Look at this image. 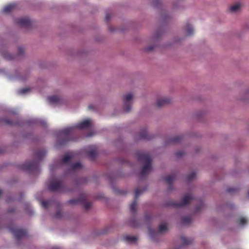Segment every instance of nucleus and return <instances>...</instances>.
Masks as SVG:
<instances>
[{
  "instance_id": "17",
  "label": "nucleus",
  "mask_w": 249,
  "mask_h": 249,
  "mask_svg": "<svg viewBox=\"0 0 249 249\" xmlns=\"http://www.w3.org/2000/svg\"><path fill=\"white\" fill-rule=\"evenodd\" d=\"M16 4L12 3L5 6L3 9V12L5 13H8L15 9Z\"/></svg>"
},
{
  "instance_id": "16",
  "label": "nucleus",
  "mask_w": 249,
  "mask_h": 249,
  "mask_svg": "<svg viewBox=\"0 0 249 249\" xmlns=\"http://www.w3.org/2000/svg\"><path fill=\"white\" fill-rule=\"evenodd\" d=\"M0 123H3L5 124H7L9 125L14 126V125H20V124L18 123L15 122H13L9 119H0Z\"/></svg>"
},
{
  "instance_id": "8",
  "label": "nucleus",
  "mask_w": 249,
  "mask_h": 249,
  "mask_svg": "<svg viewBox=\"0 0 249 249\" xmlns=\"http://www.w3.org/2000/svg\"><path fill=\"white\" fill-rule=\"evenodd\" d=\"M10 230L14 234L17 240H19L20 238L25 236L27 234V231L24 229L12 227L10 228Z\"/></svg>"
},
{
  "instance_id": "24",
  "label": "nucleus",
  "mask_w": 249,
  "mask_h": 249,
  "mask_svg": "<svg viewBox=\"0 0 249 249\" xmlns=\"http://www.w3.org/2000/svg\"><path fill=\"white\" fill-rule=\"evenodd\" d=\"M240 7H241V4L239 3H236V4H235L230 7V10L231 12H235L238 10L239 9Z\"/></svg>"
},
{
  "instance_id": "26",
  "label": "nucleus",
  "mask_w": 249,
  "mask_h": 249,
  "mask_svg": "<svg viewBox=\"0 0 249 249\" xmlns=\"http://www.w3.org/2000/svg\"><path fill=\"white\" fill-rule=\"evenodd\" d=\"M181 240L183 244L184 245H189L192 242V240L191 239L185 237H181Z\"/></svg>"
},
{
  "instance_id": "18",
  "label": "nucleus",
  "mask_w": 249,
  "mask_h": 249,
  "mask_svg": "<svg viewBox=\"0 0 249 249\" xmlns=\"http://www.w3.org/2000/svg\"><path fill=\"white\" fill-rule=\"evenodd\" d=\"M73 157V156L72 154H67L62 158L61 162L63 163H69L71 162Z\"/></svg>"
},
{
  "instance_id": "12",
  "label": "nucleus",
  "mask_w": 249,
  "mask_h": 249,
  "mask_svg": "<svg viewBox=\"0 0 249 249\" xmlns=\"http://www.w3.org/2000/svg\"><path fill=\"white\" fill-rule=\"evenodd\" d=\"M170 102L171 100L170 99L166 98H161L158 100L157 102L156 103V105L157 107H160L170 103Z\"/></svg>"
},
{
  "instance_id": "36",
  "label": "nucleus",
  "mask_w": 249,
  "mask_h": 249,
  "mask_svg": "<svg viewBox=\"0 0 249 249\" xmlns=\"http://www.w3.org/2000/svg\"><path fill=\"white\" fill-rule=\"evenodd\" d=\"M183 155H184V152L182 151H178L176 153V156L178 157H179L182 156Z\"/></svg>"
},
{
  "instance_id": "20",
  "label": "nucleus",
  "mask_w": 249,
  "mask_h": 249,
  "mask_svg": "<svg viewBox=\"0 0 249 249\" xmlns=\"http://www.w3.org/2000/svg\"><path fill=\"white\" fill-rule=\"evenodd\" d=\"M140 138L142 139H150V137L145 129L142 130L140 133Z\"/></svg>"
},
{
  "instance_id": "9",
  "label": "nucleus",
  "mask_w": 249,
  "mask_h": 249,
  "mask_svg": "<svg viewBox=\"0 0 249 249\" xmlns=\"http://www.w3.org/2000/svg\"><path fill=\"white\" fill-rule=\"evenodd\" d=\"M144 191V190L137 189L135 192V199H137L139 196ZM137 202L135 200L131 205L130 209L132 213H134L136 212Z\"/></svg>"
},
{
  "instance_id": "11",
  "label": "nucleus",
  "mask_w": 249,
  "mask_h": 249,
  "mask_svg": "<svg viewBox=\"0 0 249 249\" xmlns=\"http://www.w3.org/2000/svg\"><path fill=\"white\" fill-rule=\"evenodd\" d=\"M46 151L45 150H37L34 153V157L36 160L40 161L46 155Z\"/></svg>"
},
{
  "instance_id": "7",
  "label": "nucleus",
  "mask_w": 249,
  "mask_h": 249,
  "mask_svg": "<svg viewBox=\"0 0 249 249\" xmlns=\"http://www.w3.org/2000/svg\"><path fill=\"white\" fill-rule=\"evenodd\" d=\"M86 199V196L84 195H81L77 199H72L68 201V203L71 205H74L80 202L84 203V207L88 210L91 207V203L90 202H85Z\"/></svg>"
},
{
  "instance_id": "27",
  "label": "nucleus",
  "mask_w": 249,
  "mask_h": 249,
  "mask_svg": "<svg viewBox=\"0 0 249 249\" xmlns=\"http://www.w3.org/2000/svg\"><path fill=\"white\" fill-rule=\"evenodd\" d=\"M167 228L165 225L161 224L159 226L158 232L162 233L167 230Z\"/></svg>"
},
{
  "instance_id": "33",
  "label": "nucleus",
  "mask_w": 249,
  "mask_h": 249,
  "mask_svg": "<svg viewBox=\"0 0 249 249\" xmlns=\"http://www.w3.org/2000/svg\"><path fill=\"white\" fill-rule=\"evenodd\" d=\"M237 191V189L234 188H229L227 189V192L229 193H232Z\"/></svg>"
},
{
  "instance_id": "21",
  "label": "nucleus",
  "mask_w": 249,
  "mask_h": 249,
  "mask_svg": "<svg viewBox=\"0 0 249 249\" xmlns=\"http://www.w3.org/2000/svg\"><path fill=\"white\" fill-rule=\"evenodd\" d=\"M124 239L125 241H126L128 243H133L137 241V238L135 236H125L124 237Z\"/></svg>"
},
{
  "instance_id": "25",
  "label": "nucleus",
  "mask_w": 249,
  "mask_h": 249,
  "mask_svg": "<svg viewBox=\"0 0 249 249\" xmlns=\"http://www.w3.org/2000/svg\"><path fill=\"white\" fill-rule=\"evenodd\" d=\"M192 221V217L190 216H185L182 218V222L184 224H189Z\"/></svg>"
},
{
  "instance_id": "39",
  "label": "nucleus",
  "mask_w": 249,
  "mask_h": 249,
  "mask_svg": "<svg viewBox=\"0 0 249 249\" xmlns=\"http://www.w3.org/2000/svg\"><path fill=\"white\" fill-rule=\"evenodd\" d=\"M19 53L20 54H21L22 52H23V49L22 48H19L18 49Z\"/></svg>"
},
{
  "instance_id": "14",
  "label": "nucleus",
  "mask_w": 249,
  "mask_h": 249,
  "mask_svg": "<svg viewBox=\"0 0 249 249\" xmlns=\"http://www.w3.org/2000/svg\"><path fill=\"white\" fill-rule=\"evenodd\" d=\"M87 155L88 157L91 160H94L96 159L97 156V150L95 147H92L88 152Z\"/></svg>"
},
{
  "instance_id": "22",
  "label": "nucleus",
  "mask_w": 249,
  "mask_h": 249,
  "mask_svg": "<svg viewBox=\"0 0 249 249\" xmlns=\"http://www.w3.org/2000/svg\"><path fill=\"white\" fill-rule=\"evenodd\" d=\"M185 30L188 35H191L194 33V30L192 26L188 23H187L185 25Z\"/></svg>"
},
{
  "instance_id": "30",
  "label": "nucleus",
  "mask_w": 249,
  "mask_h": 249,
  "mask_svg": "<svg viewBox=\"0 0 249 249\" xmlns=\"http://www.w3.org/2000/svg\"><path fill=\"white\" fill-rule=\"evenodd\" d=\"M149 234L151 237L153 239L155 236H156L158 233L156 232L154 230L150 229L149 230Z\"/></svg>"
},
{
  "instance_id": "28",
  "label": "nucleus",
  "mask_w": 249,
  "mask_h": 249,
  "mask_svg": "<svg viewBox=\"0 0 249 249\" xmlns=\"http://www.w3.org/2000/svg\"><path fill=\"white\" fill-rule=\"evenodd\" d=\"M82 167V164L80 162H76L72 164L71 166L72 170H75L78 168H81Z\"/></svg>"
},
{
  "instance_id": "42",
  "label": "nucleus",
  "mask_w": 249,
  "mask_h": 249,
  "mask_svg": "<svg viewBox=\"0 0 249 249\" xmlns=\"http://www.w3.org/2000/svg\"><path fill=\"white\" fill-rule=\"evenodd\" d=\"M51 249H60L58 247H54L52 248Z\"/></svg>"
},
{
  "instance_id": "15",
  "label": "nucleus",
  "mask_w": 249,
  "mask_h": 249,
  "mask_svg": "<svg viewBox=\"0 0 249 249\" xmlns=\"http://www.w3.org/2000/svg\"><path fill=\"white\" fill-rule=\"evenodd\" d=\"M176 178V175L174 174L169 175L164 178V180L165 182L169 186H172L173 181Z\"/></svg>"
},
{
  "instance_id": "34",
  "label": "nucleus",
  "mask_w": 249,
  "mask_h": 249,
  "mask_svg": "<svg viewBox=\"0 0 249 249\" xmlns=\"http://www.w3.org/2000/svg\"><path fill=\"white\" fill-rule=\"evenodd\" d=\"M62 213L61 211H58L56 213H55V217L56 218H60L62 216Z\"/></svg>"
},
{
  "instance_id": "4",
  "label": "nucleus",
  "mask_w": 249,
  "mask_h": 249,
  "mask_svg": "<svg viewBox=\"0 0 249 249\" xmlns=\"http://www.w3.org/2000/svg\"><path fill=\"white\" fill-rule=\"evenodd\" d=\"M20 168L30 173L38 172L39 169L38 161H37L25 163L20 166Z\"/></svg>"
},
{
  "instance_id": "13",
  "label": "nucleus",
  "mask_w": 249,
  "mask_h": 249,
  "mask_svg": "<svg viewBox=\"0 0 249 249\" xmlns=\"http://www.w3.org/2000/svg\"><path fill=\"white\" fill-rule=\"evenodd\" d=\"M49 103L53 104L58 105L61 102V99L57 96H50L47 98Z\"/></svg>"
},
{
  "instance_id": "10",
  "label": "nucleus",
  "mask_w": 249,
  "mask_h": 249,
  "mask_svg": "<svg viewBox=\"0 0 249 249\" xmlns=\"http://www.w3.org/2000/svg\"><path fill=\"white\" fill-rule=\"evenodd\" d=\"M16 23L23 27H29L31 25V21L27 18H17Z\"/></svg>"
},
{
  "instance_id": "43",
  "label": "nucleus",
  "mask_w": 249,
  "mask_h": 249,
  "mask_svg": "<svg viewBox=\"0 0 249 249\" xmlns=\"http://www.w3.org/2000/svg\"><path fill=\"white\" fill-rule=\"evenodd\" d=\"M1 194H2V191L1 190H0V196H1Z\"/></svg>"
},
{
  "instance_id": "35",
  "label": "nucleus",
  "mask_w": 249,
  "mask_h": 249,
  "mask_svg": "<svg viewBox=\"0 0 249 249\" xmlns=\"http://www.w3.org/2000/svg\"><path fill=\"white\" fill-rule=\"evenodd\" d=\"M203 204L202 203H201L196 208L195 211L196 212H198L199 210L202 208Z\"/></svg>"
},
{
  "instance_id": "19",
  "label": "nucleus",
  "mask_w": 249,
  "mask_h": 249,
  "mask_svg": "<svg viewBox=\"0 0 249 249\" xmlns=\"http://www.w3.org/2000/svg\"><path fill=\"white\" fill-rule=\"evenodd\" d=\"M182 139L181 137L176 136L171 139L168 142L172 144L178 143L181 142Z\"/></svg>"
},
{
  "instance_id": "5",
  "label": "nucleus",
  "mask_w": 249,
  "mask_h": 249,
  "mask_svg": "<svg viewBox=\"0 0 249 249\" xmlns=\"http://www.w3.org/2000/svg\"><path fill=\"white\" fill-rule=\"evenodd\" d=\"M193 199H194V197L192 195L190 194H187L183 197L180 203L171 202L169 204V205L176 208H179L187 205Z\"/></svg>"
},
{
  "instance_id": "44",
  "label": "nucleus",
  "mask_w": 249,
  "mask_h": 249,
  "mask_svg": "<svg viewBox=\"0 0 249 249\" xmlns=\"http://www.w3.org/2000/svg\"><path fill=\"white\" fill-rule=\"evenodd\" d=\"M12 57L8 58L9 59H12Z\"/></svg>"
},
{
  "instance_id": "3",
  "label": "nucleus",
  "mask_w": 249,
  "mask_h": 249,
  "mask_svg": "<svg viewBox=\"0 0 249 249\" xmlns=\"http://www.w3.org/2000/svg\"><path fill=\"white\" fill-rule=\"evenodd\" d=\"M48 188L52 192L60 191L64 192V187L62 182L55 179H52L50 180L48 185Z\"/></svg>"
},
{
  "instance_id": "2",
  "label": "nucleus",
  "mask_w": 249,
  "mask_h": 249,
  "mask_svg": "<svg viewBox=\"0 0 249 249\" xmlns=\"http://www.w3.org/2000/svg\"><path fill=\"white\" fill-rule=\"evenodd\" d=\"M136 156L139 161L145 162V164L142 168L140 173L141 176L143 177L146 176L152 169L151 159L148 154L142 152H137Z\"/></svg>"
},
{
  "instance_id": "31",
  "label": "nucleus",
  "mask_w": 249,
  "mask_h": 249,
  "mask_svg": "<svg viewBox=\"0 0 249 249\" xmlns=\"http://www.w3.org/2000/svg\"><path fill=\"white\" fill-rule=\"evenodd\" d=\"M41 205L44 208H47L50 205V202L49 201H42L41 202Z\"/></svg>"
},
{
  "instance_id": "38",
  "label": "nucleus",
  "mask_w": 249,
  "mask_h": 249,
  "mask_svg": "<svg viewBox=\"0 0 249 249\" xmlns=\"http://www.w3.org/2000/svg\"><path fill=\"white\" fill-rule=\"evenodd\" d=\"M110 18V15L109 14H107L106 16V20L107 22L109 20Z\"/></svg>"
},
{
  "instance_id": "41",
  "label": "nucleus",
  "mask_w": 249,
  "mask_h": 249,
  "mask_svg": "<svg viewBox=\"0 0 249 249\" xmlns=\"http://www.w3.org/2000/svg\"><path fill=\"white\" fill-rule=\"evenodd\" d=\"M50 169H51V170L52 171H53V165H51Z\"/></svg>"
},
{
  "instance_id": "6",
  "label": "nucleus",
  "mask_w": 249,
  "mask_h": 249,
  "mask_svg": "<svg viewBox=\"0 0 249 249\" xmlns=\"http://www.w3.org/2000/svg\"><path fill=\"white\" fill-rule=\"evenodd\" d=\"M133 96L131 93H128L123 97V109L125 112H128L131 110Z\"/></svg>"
},
{
  "instance_id": "40",
  "label": "nucleus",
  "mask_w": 249,
  "mask_h": 249,
  "mask_svg": "<svg viewBox=\"0 0 249 249\" xmlns=\"http://www.w3.org/2000/svg\"><path fill=\"white\" fill-rule=\"evenodd\" d=\"M88 107L90 109H93L94 108V106L93 105H89Z\"/></svg>"
},
{
  "instance_id": "29",
  "label": "nucleus",
  "mask_w": 249,
  "mask_h": 249,
  "mask_svg": "<svg viewBox=\"0 0 249 249\" xmlns=\"http://www.w3.org/2000/svg\"><path fill=\"white\" fill-rule=\"evenodd\" d=\"M196 176V174L195 172H193L190 174H189L187 176V178L189 181H191L194 179Z\"/></svg>"
},
{
  "instance_id": "37",
  "label": "nucleus",
  "mask_w": 249,
  "mask_h": 249,
  "mask_svg": "<svg viewBox=\"0 0 249 249\" xmlns=\"http://www.w3.org/2000/svg\"><path fill=\"white\" fill-rule=\"evenodd\" d=\"M154 49V47L152 46L149 47L145 48V50L146 51H151L153 50Z\"/></svg>"
},
{
  "instance_id": "32",
  "label": "nucleus",
  "mask_w": 249,
  "mask_h": 249,
  "mask_svg": "<svg viewBox=\"0 0 249 249\" xmlns=\"http://www.w3.org/2000/svg\"><path fill=\"white\" fill-rule=\"evenodd\" d=\"M29 90V89L28 88H23L20 89L18 91L20 94H24L27 92Z\"/></svg>"
},
{
  "instance_id": "1",
  "label": "nucleus",
  "mask_w": 249,
  "mask_h": 249,
  "mask_svg": "<svg viewBox=\"0 0 249 249\" xmlns=\"http://www.w3.org/2000/svg\"><path fill=\"white\" fill-rule=\"evenodd\" d=\"M91 124V122L89 119H86L82 122L78 123L73 127H71L65 128L60 132V137L64 138V140H60L58 139V142L60 144L63 145L69 141H73L74 140L71 138L72 130L74 128L79 129H84L87 128H90Z\"/></svg>"
},
{
  "instance_id": "23",
  "label": "nucleus",
  "mask_w": 249,
  "mask_h": 249,
  "mask_svg": "<svg viewBox=\"0 0 249 249\" xmlns=\"http://www.w3.org/2000/svg\"><path fill=\"white\" fill-rule=\"evenodd\" d=\"M247 219L244 217H241L237 220V223L241 226H243L247 223Z\"/></svg>"
}]
</instances>
